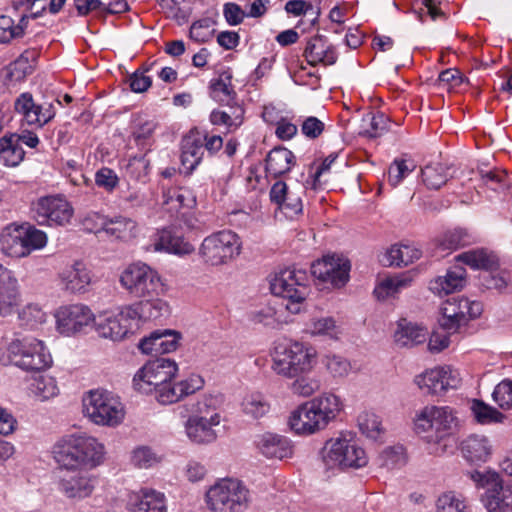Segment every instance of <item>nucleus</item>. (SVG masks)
<instances>
[{
	"label": "nucleus",
	"instance_id": "1",
	"mask_svg": "<svg viewBox=\"0 0 512 512\" xmlns=\"http://www.w3.org/2000/svg\"><path fill=\"white\" fill-rule=\"evenodd\" d=\"M53 457L63 470L93 469L105 455L103 444L86 435H66L53 446Z\"/></svg>",
	"mask_w": 512,
	"mask_h": 512
},
{
	"label": "nucleus",
	"instance_id": "2",
	"mask_svg": "<svg viewBox=\"0 0 512 512\" xmlns=\"http://www.w3.org/2000/svg\"><path fill=\"white\" fill-rule=\"evenodd\" d=\"M340 410V398L332 393H323L294 410L289 425L298 434H312L324 429Z\"/></svg>",
	"mask_w": 512,
	"mask_h": 512
},
{
	"label": "nucleus",
	"instance_id": "3",
	"mask_svg": "<svg viewBox=\"0 0 512 512\" xmlns=\"http://www.w3.org/2000/svg\"><path fill=\"white\" fill-rule=\"evenodd\" d=\"M3 365L13 364L27 371H41L50 366L52 357L43 341L34 337L13 340L7 347V357L0 358Z\"/></svg>",
	"mask_w": 512,
	"mask_h": 512
},
{
	"label": "nucleus",
	"instance_id": "4",
	"mask_svg": "<svg viewBox=\"0 0 512 512\" xmlns=\"http://www.w3.org/2000/svg\"><path fill=\"white\" fill-rule=\"evenodd\" d=\"M47 243L45 232L23 223L7 225L0 234V250L7 256L23 258Z\"/></svg>",
	"mask_w": 512,
	"mask_h": 512
},
{
	"label": "nucleus",
	"instance_id": "5",
	"mask_svg": "<svg viewBox=\"0 0 512 512\" xmlns=\"http://www.w3.org/2000/svg\"><path fill=\"white\" fill-rule=\"evenodd\" d=\"M315 358V349L303 343L279 345L275 348L272 369L287 378L298 377L312 370Z\"/></svg>",
	"mask_w": 512,
	"mask_h": 512
},
{
	"label": "nucleus",
	"instance_id": "6",
	"mask_svg": "<svg viewBox=\"0 0 512 512\" xmlns=\"http://www.w3.org/2000/svg\"><path fill=\"white\" fill-rule=\"evenodd\" d=\"M270 290L275 296L286 299L285 308L297 314L310 293L308 276L305 271L286 268L275 273L270 281Z\"/></svg>",
	"mask_w": 512,
	"mask_h": 512
},
{
	"label": "nucleus",
	"instance_id": "7",
	"mask_svg": "<svg viewBox=\"0 0 512 512\" xmlns=\"http://www.w3.org/2000/svg\"><path fill=\"white\" fill-rule=\"evenodd\" d=\"M320 455L326 469H358L368 463L364 449L352 439L344 436L327 440L320 451Z\"/></svg>",
	"mask_w": 512,
	"mask_h": 512
},
{
	"label": "nucleus",
	"instance_id": "8",
	"mask_svg": "<svg viewBox=\"0 0 512 512\" xmlns=\"http://www.w3.org/2000/svg\"><path fill=\"white\" fill-rule=\"evenodd\" d=\"M120 284L137 298L156 297L165 293V284L159 273L142 262L128 265L120 275Z\"/></svg>",
	"mask_w": 512,
	"mask_h": 512
},
{
	"label": "nucleus",
	"instance_id": "9",
	"mask_svg": "<svg viewBox=\"0 0 512 512\" xmlns=\"http://www.w3.org/2000/svg\"><path fill=\"white\" fill-rule=\"evenodd\" d=\"M248 494L241 481L222 479L206 492V502L214 512H244L248 508Z\"/></svg>",
	"mask_w": 512,
	"mask_h": 512
},
{
	"label": "nucleus",
	"instance_id": "10",
	"mask_svg": "<svg viewBox=\"0 0 512 512\" xmlns=\"http://www.w3.org/2000/svg\"><path fill=\"white\" fill-rule=\"evenodd\" d=\"M85 415L97 425L116 426L124 418L119 397L110 391L92 390L83 399Z\"/></svg>",
	"mask_w": 512,
	"mask_h": 512
},
{
	"label": "nucleus",
	"instance_id": "11",
	"mask_svg": "<svg viewBox=\"0 0 512 512\" xmlns=\"http://www.w3.org/2000/svg\"><path fill=\"white\" fill-rule=\"evenodd\" d=\"M241 246V240L236 233L222 230L204 238L199 254L204 263L220 266L235 259L241 252Z\"/></svg>",
	"mask_w": 512,
	"mask_h": 512
},
{
	"label": "nucleus",
	"instance_id": "12",
	"mask_svg": "<svg viewBox=\"0 0 512 512\" xmlns=\"http://www.w3.org/2000/svg\"><path fill=\"white\" fill-rule=\"evenodd\" d=\"M137 312L133 306H125L117 312H105L95 318V329L102 338L112 341L124 339L137 327Z\"/></svg>",
	"mask_w": 512,
	"mask_h": 512
},
{
	"label": "nucleus",
	"instance_id": "13",
	"mask_svg": "<svg viewBox=\"0 0 512 512\" xmlns=\"http://www.w3.org/2000/svg\"><path fill=\"white\" fill-rule=\"evenodd\" d=\"M178 366L169 358H156L147 362L134 376L133 385L142 393L156 391L170 381L177 373Z\"/></svg>",
	"mask_w": 512,
	"mask_h": 512
},
{
	"label": "nucleus",
	"instance_id": "14",
	"mask_svg": "<svg viewBox=\"0 0 512 512\" xmlns=\"http://www.w3.org/2000/svg\"><path fill=\"white\" fill-rule=\"evenodd\" d=\"M31 212L39 225L65 226L73 216L71 204L60 195L43 196L32 203Z\"/></svg>",
	"mask_w": 512,
	"mask_h": 512
},
{
	"label": "nucleus",
	"instance_id": "15",
	"mask_svg": "<svg viewBox=\"0 0 512 512\" xmlns=\"http://www.w3.org/2000/svg\"><path fill=\"white\" fill-rule=\"evenodd\" d=\"M455 421L453 410L448 406H426L414 420L415 431L425 433L430 430L436 432V443H440Z\"/></svg>",
	"mask_w": 512,
	"mask_h": 512
},
{
	"label": "nucleus",
	"instance_id": "16",
	"mask_svg": "<svg viewBox=\"0 0 512 512\" xmlns=\"http://www.w3.org/2000/svg\"><path fill=\"white\" fill-rule=\"evenodd\" d=\"M350 268L351 265L347 258L333 254L315 261L311 265V273L322 283L340 288L348 282Z\"/></svg>",
	"mask_w": 512,
	"mask_h": 512
},
{
	"label": "nucleus",
	"instance_id": "17",
	"mask_svg": "<svg viewBox=\"0 0 512 512\" xmlns=\"http://www.w3.org/2000/svg\"><path fill=\"white\" fill-rule=\"evenodd\" d=\"M89 470H64L58 483L59 491L68 499L75 501L90 497L97 485V479Z\"/></svg>",
	"mask_w": 512,
	"mask_h": 512
},
{
	"label": "nucleus",
	"instance_id": "18",
	"mask_svg": "<svg viewBox=\"0 0 512 512\" xmlns=\"http://www.w3.org/2000/svg\"><path fill=\"white\" fill-rule=\"evenodd\" d=\"M55 317L57 330L66 336L81 332L85 327L95 321V316L91 309L81 303L59 307Z\"/></svg>",
	"mask_w": 512,
	"mask_h": 512
},
{
	"label": "nucleus",
	"instance_id": "19",
	"mask_svg": "<svg viewBox=\"0 0 512 512\" xmlns=\"http://www.w3.org/2000/svg\"><path fill=\"white\" fill-rule=\"evenodd\" d=\"M460 382L459 372L450 366L427 370L415 378V383L421 390L433 395H440L448 389H456Z\"/></svg>",
	"mask_w": 512,
	"mask_h": 512
},
{
	"label": "nucleus",
	"instance_id": "20",
	"mask_svg": "<svg viewBox=\"0 0 512 512\" xmlns=\"http://www.w3.org/2000/svg\"><path fill=\"white\" fill-rule=\"evenodd\" d=\"M15 111L21 115L22 121L30 126L43 127L56 115L52 103L38 104L31 93H21L14 102Z\"/></svg>",
	"mask_w": 512,
	"mask_h": 512
},
{
	"label": "nucleus",
	"instance_id": "21",
	"mask_svg": "<svg viewBox=\"0 0 512 512\" xmlns=\"http://www.w3.org/2000/svg\"><path fill=\"white\" fill-rule=\"evenodd\" d=\"M21 301L20 286L14 272L0 264V315L13 314Z\"/></svg>",
	"mask_w": 512,
	"mask_h": 512
},
{
	"label": "nucleus",
	"instance_id": "22",
	"mask_svg": "<svg viewBox=\"0 0 512 512\" xmlns=\"http://www.w3.org/2000/svg\"><path fill=\"white\" fill-rule=\"evenodd\" d=\"M181 335L173 330L154 331L148 337L143 338L138 348L147 355H160L174 352L178 345Z\"/></svg>",
	"mask_w": 512,
	"mask_h": 512
},
{
	"label": "nucleus",
	"instance_id": "23",
	"mask_svg": "<svg viewBox=\"0 0 512 512\" xmlns=\"http://www.w3.org/2000/svg\"><path fill=\"white\" fill-rule=\"evenodd\" d=\"M203 134L192 129L181 141V163L186 174H191L201 163L204 156Z\"/></svg>",
	"mask_w": 512,
	"mask_h": 512
},
{
	"label": "nucleus",
	"instance_id": "24",
	"mask_svg": "<svg viewBox=\"0 0 512 512\" xmlns=\"http://www.w3.org/2000/svg\"><path fill=\"white\" fill-rule=\"evenodd\" d=\"M221 422L220 415L209 418L188 417L185 422V432L190 441L196 444H209L217 439L215 427Z\"/></svg>",
	"mask_w": 512,
	"mask_h": 512
},
{
	"label": "nucleus",
	"instance_id": "25",
	"mask_svg": "<svg viewBox=\"0 0 512 512\" xmlns=\"http://www.w3.org/2000/svg\"><path fill=\"white\" fill-rule=\"evenodd\" d=\"M304 57L311 66L334 65L338 59L335 47L323 35H316L309 39L304 50Z\"/></svg>",
	"mask_w": 512,
	"mask_h": 512
},
{
	"label": "nucleus",
	"instance_id": "26",
	"mask_svg": "<svg viewBox=\"0 0 512 512\" xmlns=\"http://www.w3.org/2000/svg\"><path fill=\"white\" fill-rule=\"evenodd\" d=\"M257 449L267 458L284 459L292 456L293 447L287 437L266 432L255 439Z\"/></svg>",
	"mask_w": 512,
	"mask_h": 512
},
{
	"label": "nucleus",
	"instance_id": "27",
	"mask_svg": "<svg viewBox=\"0 0 512 512\" xmlns=\"http://www.w3.org/2000/svg\"><path fill=\"white\" fill-rule=\"evenodd\" d=\"M463 458L470 464L487 462L492 455V444L484 435L471 434L460 444Z\"/></svg>",
	"mask_w": 512,
	"mask_h": 512
},
{
	"label": "nucleus",
	"instance_id": "28",
	"mask_svg": "<svg viewBox=\"0 0 512 512\" xmlns=\"http://www.w3.org/2000/svg\"><path fill=\"white\" fill-rule=\"evenodd\" d=\"M127 509L130 512H166L165 495L152 489H141L130 495Z\"/></svg>",
	"mask_w": 512,
	"mask_h": 512
},
{
	"label": "nucleus",
	"instance_id": "29",
	"mask_svg": "<svg viewBox=\"0 0 512 512\" xmlns=\"http://www.w3.org/2000/svg\"><path fill=\"white\" fill-rule=\"evenodd\" d=\"M482 503L487 512H512V485H503L501 479L497 485L486 489Z\"/></svg>",
	"mask_w": 512,
	"mask_h": 512
},
{
	"label": "nucleus",
	"instance_id": "30",
	"mask_svg": "<svg viewBox=\"0 0 512 512\" xmlns=\"http://www.w3.org/2000/svg\"><path fill=\"white\" fill-rule=\"evenodd\" d=\"M64 288L71 293H82L86 291L91 283L90 271L84 263L75 262L66 268L60 275Z\"/></svg>",
	"mask_w": 512,
	"mask_h": 512
},
{
	"label": "nucleus",
	"instance_id": "31",
	"mask_svg": "<svg viewBox=\"0 0 512 512\" xmlns=\"http://www.w3.org/2000/svg\"><path fill=\"white\" fill-rule=\"evenodd\" d=\"M153 246L156 251H167L178 255H186L194 251L191 243L186 241L181 235L175 234L168 229H163L157 233Z\"/></svg>",
	"mask_w": 512,
	"mask_h": 512
},
{
	"label": "nucleus",
	"instance_id": "32",
	"mask_svg": "<svg viewBox=\"0 0 512 512\" xmlns=\"http://www.w3.org/2000/svg\"><path fill=\"white\" fill-rule=\"evenodd\" d=\"M295 164L294 154L284 147L273 148L266 157V173L277 178L289 172Z\"/></svg>",
	"mask_w": 512,
	"mask_h": 512
},
{
	"label": "nucleus",
	"instance_id": "33",
	"mask_svg": "<svg viewBox=\"0 0 512 512\" xmlns=\"http://www.w3.org/2000/svg\"><path fill=\"white\" fill-rule=\"evenodd\" d=\"M138 224L135 220L122 215L107 218L105 233L117 240L129 242L138 235Z\"/></svg>",
	"mask_w": 512,
	"mask_h": 512
},
{
	"label": "nucleus",
	"instance_id": "34",
	"mask_svg": "<svg viewBox=\"0 0 512 512\" xmlns=\"http://www.w3.org/2000/svg\"><path fill=\"white\" fill-rule=\"evenodd\" d=\"M466 270L462 266H454L444 276H439L432 284L431 290L437 293L450 294L464 287Z\"/></svg>",
	"mask_w": 512,
	"mask_h": 512
},
{
	"label": "nucleus",
	"instance_id": "35",
	"mask_svg": "<svg viewBox=\"0 0 512 512\" xmlns=\"http://www.w3.org/2000/svg\"><path fill=\"white\" fill-rule=\"evenodd\" d=\"M421 257V250L415 245H393L386 252L383 263L388 266H408Z\"/></svg>",
	"mask_w": 512,
	"mask_h": 512
},
{
	"label": "nucleus",
	"instance_id": "36",
	"mask_svg": "<svg viewBox=\"0 0 512 512\" xmlns=\"http://www.w3.org/2000/svg\"><path fill=\"white\" fill-rule=\"evenodd\" d=\"M132 306L138 314L137 321L141 318L144 320H156L166 317L170 313L169 304L161 299L160 296L143 298V301Z\"/></svg>",
	"mask_w": 512,
	"mask_h": 512
},
{
	"label": "nucleus",
	"instance_id": "37",
	"mask_svg": "<svg viewBox=\"0 0 512 512\" xmlns=\"http://www.w3.org/2000/svg\"><path fill=\"white\" fill-rule=\"evenodd\" d=\"M427 336L428 331L425 328L412 323L400 322L395 331L394 339L400 347H413L424 343Z\"/></svg>",
	"mask_w": 512,
	"mask_h": 512
},
{
	"label": "nucleus",
	"instance_id": "38",
	"mask_svg": "<svg viewBox=\"0 0 512 512\" xmlns=\"http://www.w3.org/2000/svg\"><path fill=\"white\" fill-rule=\"evenodd\" d=\"M456 259L472 269L493 270L498 266L497 257L483 249L470 250L459 254Z\"/></svg>",
	"mask_w": 512,
	"mask_h": 512
},
{
	"label": "nucleus",
	"instance_id": "39",
	"mask_svg": "<svg viewBox=\"0 0 512 512\" xmlns=\"http://www.w3.org/2000/svg\"><path fill=\"white\" fill-rule=\"evenodd\" d=\"M17 139L15 134L0 138V160L6 166H17L24 159L25 151L17 143Z\"/></svg>",
	"mask_w": 512,
	"mask_h": 512
},
{
	"label": "nucleus",
	"instance_id": "40",
	"mask_svg": "<svg viewBox=\"0 0 512 512\" xmlns=\"http://www.w3.org/2000/svg\"><path fill=\"white\" fill-rule=\"evenodd\" d=\"M222 400L217 395H204L195 403L190 404L187 411H189V417L193 418H209L214 417V415H220L218 413V407L220 406Z\"/></svg>",
	"mask_w": 512,
	"mask_h": 512
},
{
	"label": "nucleus",
	"instance_id": "41",
	"mask_svg": "<svg viewBox=\"0 0 512 512\" xmlns=\"http://www.w3.org/2000/svg\"><path fill=\"white\" fill-rule=\"evenodd\" d=\"M421 172L422 180L429 189H440L451 177L449 167L442 163L426 165Z\"/></svg>",
	"mask_w": 512,
	"mask_h": 512
},
{
	"label": "nucleus",
	"instance_id": "42",
	"mask_svg": "<svg viewBox=\"0 0 512 512\" xmlns=\"http://www.w3.org/2000/svg\"><path fill=\"white\" fill-rule=\"evenodd\" d=\"M470 409L475 420L482 425L501 423L505 419L501 412L482 400L474 399Z\"/></svg>",
	"mask_w": 512,
	"mask_h": 512
},
{
	"label": "nucleus",
	"instance_id": "43",
	"mask_svg": "<svg viewBox=\"0 0 512 512\" xmlns=\"http://www.w3.org/2000/svg\"><path fill=\"white\" fill-rule=\"evenodd\" d=\"M410 285V280L404 277H387L383 279L374 289V295L378 300H385L392 297L403 288Z\"/></svg>",
	"mask_w": 512,
	"mask_h": 512
},
{
	"label": "nucleus",
	"instance_id": "44",
	"mask_svg": "<svg viewBox=\"0 0 512 512\" xmlns=\"http://www.w3.org/2000/svg\"><path fill=\"white\" fill-rule=\"evenodd\" d=\"M27 18L22 16L17 25L14 20L6 15L0 16V42L8 43L12 39L20 38L24 34V28L27 25Z\"/></svg>",
	"mask_w": 512,
	"mask_h": 512
},
{
	"label": "nucleus",
	"instance_id": "45",
	"mask_svg": "<svg viewBox=\"0 0 512 512\" xmlns=\"http://www.w3.org/2000/svg\"><path fill=\"white\" fill-rule=\"evenodd\" d=\"M481 185L487 187L491 191L502 193L509 186L507 174L504 170L492 169L480 171Z\"/></svg>",
	"mask_w": 512,
	"mask_h": 512
},
{
	"label": "nucleus",
	"instance_id": "46",
	"mask_svg": "<svg viewBox=\"0 0 512 512\" xmlns=\"http://www.w3.org/2000/svg\"><path fill=\"white\" fill-rule=\"evenodd\" d=\"M437 508L439 512H469L466 499L453 491L446 492L438 498Z\"/></svg>",
	"mask_w": 512,
	"mask_h": 512
},
{
	"label": "nucleus",
	"instance_id": "47",
	"mask_svg": "<svg viewBox=\"0 0 512 512\" xmlns=\"http://www.w3.org/2000/svg\"><path fill=\"white\" fill-rule=\"evenodd\" d=\"M32 392L39 400L45 401L56 396L59 389L55 378L41 375L32 383Z\"/></svg>",
	"mask_w": 512,
	"mask_h": 512
},
{
	"label": "nucleus",
	"instance_id": "48",
	"mask_svg": "<svg viewBox=\"0 0 512 512\" xmlns=\"http://www.w3.org/2000/svg\"><path fill=\"white\" fill-rule=\"evenodd\" d=\"M18 319L22 326L34 329L46 321V313L38 304L30 303L19 311Z\"/></svg>",
	"mask_w": 512,
	"mask_h": 512
},
{
	"label": "nucleus",
	"instance_id": "49",
	"mask_svg": "<svg viewBox=\"0 0 512 512\" xmlns=\"http://www.w3.org/2000/svg\"><path fill=\"white\" fill-rule=\"evenodd\" d=\"M250 320L255 324H262L270 328H278L281 325L279 311L270 304L250 313Z\"/></svg>",
	"mask_w": 512,
	"mask_h": 512
},
{
	"label": "nucleus",
	"instance_id": "50",
	"mask_svg": "<svg viewBox=\"0 0 512 512\" xmlns=\"http://www.w3.org/2000/svg\"><path fill=\"white\" fill-rule=\"evenodd\" d=\"M387 118L383 113H367L362 118V133L375 138L386 130Z\"/></svg>",
	"mask_w": 512,
	"mask_h": 512
},
{
	"label": "nucleus",
	"instance_id": "51",
	"mask_svg": "<svg viewBox=\"0 0 512 512\" xmlns=\"http://www.w3.org/2000/svg\"><path fill=\"white\" fill-rule=\"evenodd\" d=\"M31 65L28 59L20 56L14 62L10 63L6 68V81L8 85H14L22 82L28 74L31 73Z\"/></svg>",
	"mask_w": 512,
	"mask_h": 512
},
{
	"label": "nucleus",
	"instance_id": "52",
	"mask_svg": "<svg viewBox=\"0 0 512 512\" xmlns=\"http://www.w3.org/2000/svg\"><path fill=\"white\" fill-rule=\"evenodd\" d=\"M245 414L257 419L264 416L270 409L269 403L262 394L255 393L247 396L243 403Z\"/></svg>",
	"mask_w": 512,
	"mask_h": 512
},
{
	"label": "nucleus",
	"instance_id": "53",
	"mask_svg": "<svg viewBox=\"0 0 512 512\" xmlns=\"http://www.w3.org/2000/svg\"><path fill=\"white\" fill-rule=\"evenodd\" d=\"M311 335L327 336L336 339L339 334L338 326L332 317L311 320L308 329Z\"/></svg>",
	"mask_w": 512,
	"mask_h": 512
},
{
	"label": "nucleus",
	"instance_id": "54",
	"mask_svg": "<svg viewBox=\"0 0 512 512\" xmlns=\"http://www.w3.org/2000/svg\"><path fill=\"white\" fill-rule=\"evenodd\" d=\"M235 92L230 84V77L213 79L210 82V96L219 103L229 104Z\"/></svg>",
	"mask_w": 512,
	"mask_h": 512
},
{
	"label": "nucleus",
	"instance_id": "55",
	"mask_svg": "<svg viewBox=\"0 0 512 512\" xmlns=\"http://www.w3.org/2000/svg\"><path fill=\"white\" fill-rule=\"evenodd\" d=\"M358 427L362 434L377 439L382 431L379 417L372 412H363L358 416Z\"/></svg>",
	"mask_w": 512,
	"mask_h": 512
},
{
	"label": "nucleus",
	"instance_id": "56",
	"mask_svg": "<svg viewBox=\"0 0 512 512\" xmlns=\"http://www.w3.org/2000/svg\"><path fill=\"white\" fill-rule=\"evenodd\" d=\"M381 465L387 469L400 468L406 464L405 449L401 445L388 447L380 455Z\"/></svg>",
	"mask_w": 512,
	"mask_h": 512
},
{
	"label": "nucleus",
	"instance_id": "57",
	"mask_svg": "<svg viewBox=\"0 0 512 512\" xmlns=\"http://www.w3.org/2000/svg\"><path fill=\"white\" fill-rule=\"evenodd\" d=\"M131 462L138 468H150L160 462L158 455L148 446H138L132 451Z\"/></svg>",
	"mask_w": 512,
	"mask_h": 512
},
{
	"label": "nucleus",
	"instance_id": "58",
	"mask_svg": "<svg viewBox=\"0 0 512 512\" xmlns=\"http://www.w3.org/2000/svg\"><path fill=\"white\" fill-rule=\"evenodd\" d=\"M150 168V162L146 158V155L134 156L129 158L128 163L125 167L126 174L131 178L141 181L144 180Z\"/></svg>",
	"mask_w": 512,
	"mask_h": 512
},
{
	"label": "nucleus",
	"instance_id": "59",
	"mask_svg": "<svg viewBox=\"0 0 512 512\" xmlns=\"http://www.w3.org/2000/svg\"><path fill=\"white\" fill-rule=\"evenodd\" d=\"M415 168L416 165L413 162L409 163L406 160H394L389 167L388 182L391 186L396 187Z\"/></svg>",
	"mask_w": 512,
	"mask_h": 512
},
{
	"label": "nucleus",
	"instance_id": "60",
	"mask_svg": "<svg viewBox=\"0 0 512 512\" xmlns=\"http://www.w3.org/2000/svg\"><path fill=\"white\" fill-rule=\"evenodd\" d=\"M469 243L468 235L462 229H454L443 234L439 241L442 250H456Z\"/></svg>",
	"mask_w": 512,
	"mask_h": 512
},
{
	"label": "nucleus",
	"instance_id": "61",
	"mask_svg": "<svg viewBox=\"0 0 512 512\" xmlns=\"http://www.w3.org/2000/svg\"><path fill=\"white\" fill-rule=\"evenodd\" d=\"M493 400L502 409H512V380L504 379L497 384L492 393Z\"/></svg>",
	"mask_w": 512,
	"mask_h": 512
},
{
	"label": "nucleus",
	"instance_id": "62",
	"mask_svg": "<svg viewBox=\"0 0 512 512\" xmlns=\"http://www.w3.org/2000/svg\"><path fill=\"white\" fill-rule=\"evenodd\" d=\"M212 25L213 20L210 18H203L195 21L190 27V38L199 43L209 41L212 38L214 32V30L211 28Z\"/></svg>",
	"mask_w": 512,
	"mask_h": 512
},
{
	"label": "nucleus",
	"instance_id": "63",
	"mask_svg": "<svg viewBox=\"0 0 512 512\" xmlns=\"http://www.w3.org/2000/svg\"><path fill=\"white\" fill-rule=\"evenodd\" d=\"M320 381L313 377L301 376L291 384L293 394L308 397L320 389Z\"/></svg>",
	"mask_w": 512,
	"mask_h": 512
},
{
	"label": "nucleus",
	"instance_id": "64",
	"mask_svg": "<svg viewBox=\"0 0 512 512\" xmlns=\"http://www.w3.org/2000/svg\"><path fill=\"white\" fill-rule=\"evenodd\" d=\"M155 129L156 123L152 120L139 122L132 132V138L134 139L136 145L141 148H144L146 145H148Z\"/></svg>",
	"mask_w": 512,
	"mask_h": 512
}]
</instances>
